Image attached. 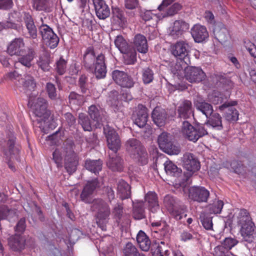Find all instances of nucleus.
I'll use <instances>...</instances> for the list:
<instances>
[{
    "label": "nucleus",
    "instance_id": "864d4df0",
    "mask_svg": "<svg viewBox=\"0 0 256 256\" xmlns=\"http://www.w3.org/2000/svg\"><path fill=\"white\" fill-rule=\"evenodd\" d=\"M62 124L66 126V128H74L76 123L75 116L70 112H66L63 115Z\"/></svg>",
    "mask_w": 256,
    "mask_h": 256
},
{
    "label": "nucleus",
    "instance_id": "338daca9",
    "mask_svg": "<svg viewBox=\"0 0 256 256\" xmlns=\"http://www.w3.org/2000/svg\"><path fill=\"white\" fill-rule=\"evenodd\" d=\"M238 242V241L232 238H226L224 242L222 243V245L224 246L228 252L235 246Z\"/></svg>",
    "mask_w": 256,
    "mask_h": 256
},
{
    "label": "nucleus",
    "instance_id": "c03bdc74",
    "mask_svg": "<svg viewBox=\"0 0 256 256\" xmlns=\"http://www.w3.org/2000/svg\"><path fill=\"white\" fill-rule=\"evenodd\" d=\"M50 56L47 54H43L39 57L36 64L39 68L44 72H49L51 68L50 65Z\"/></svg>",
    "mask_w": 256,
    "mask_h": 256
},
{
    "label": "nucleus",
    "instance_id": "8fccbe9b",
    "mask_svg": "<svg viewBox=\"0 0 256 256\" xmlns=\"http://www.w3.org/2000/svg\"><path fill=\"white\" fill-rule=\"evenodd\" d=\"M7 141V148L10 154H17L18 152V148L16 146V138L14 134L10 132L8 134Z\"/></svg>",
    "mask_w": 256,
    "mask_h": 256
},
{
    "label": "nucleus",
    "instance_id": "2eb2a0df",
    "mask_svg": "<svg viewBox=\"0 0 256 256\" xmlns=\"http://www.w3.org/2000/svg\"><path fill=\"white\" fill-rule=\"evenodd\" d=\"M185 78L190 82H199L205 78L206 74L200 68L191 66L186 68Z\"/></svg>",
    "mask_w": 256,
    "mask_h": 256
},
{
    "label": "nucleus",
    "instance_id": "c9c22d12",
    "mask_svg": "<svg viewBox=\"0 0 256 256\" xmlns=\"http://www.w3.org/2000/svg\"><path fill=\"white\" fill-rule=\"evenodd\" d=\"M17 216L16 210L4 205L0 206V220H8L10 221Z\"/></svg>",
    "mask_w": 256,
    "mask_h": 256
},
{
    "label": "nucleus",
    "instance_id": "5fc2aeb1",
    "mask_svg": "<svg viewBox=\"0 0 256 256\" xmlns=\"http://www.w3.org/2000/svg\"><path fill=\"white\" fill-rule=\"evenodd\" d=\"M75 145L74 140L71 139H67L64 143V150L66 153L65 156H73L76 154L74 152Z\"/></svg>",
    "mask_w": 256,
    "mask_h": 256
},
{
    "label": "nucleus",
    "instance_id": "3c124183",
    "mask_svg": "<svg viewBox=\"0 0 256 256\" xmlns=\"http://www.w3.org/2000/svg\"><path fill=\"white\" fill-rule=\"evenodd\" d=\"M78 123L82 126L84 130L89 132L92 130L90 120L86 114L84 113L79 114Z\"/></svg>",
    "mask_w": 256,
    "mask_h": 256
},
{
    "label": "nucleus",
    "instance_id": "6ab92c4d",
    "mask_svg": "<svg viewBox=\"0 0 256 256\" xmlns=\"http://www.w3.org/2000/svg\"><path fill=\"white\" fill-rule=\"evenodd\" d=\"M110 158L106 162L108 168L114 172H121L124 168V160L117 153H109Z\"/></svg>",
    "mask_w": 256,
    "mask_h": 256
},
{
    "label": "nucleus",
    "instance_id": "1a4fd4ad",
    "mask_svg": "<svg viewBox=\"0 0 256 256\" xmlns=\"http://www.w3.org/2000/svg\"><path fill=\"white\" fill-rule=\"evenodd\" d=\"M104 133L106 138L108 148L112 152H118L121 146V141L118 134L108 125L104 126Z\"/></svg>",
    "mask_w": 256,
    "mask_h": 256
},
{
    "label": "nucleus",
    "instance_id": "39448f33",
    "mask_svg": "<svg viewBox=\"0 0 256 256\" xmlns=\"http://www.w3.org/2000/svg\"><path fill=\"white\" fill-rule=\"evenodd\" d=\"M238 224L241 226V234L246 242L252 241L254 224L252 222L248 212L245 209L241 210L238 216Z\"/></svg>",
    "mask_w": 256,
    "mask_h": 256
},
{
    "label": "nucleus",
    "instance_id": "a211bd4d",
    "mask_svg": "<svg viewBox=\"0 0 256 256\" xmlns=\"http://www.w3.org/2000/svg\"><path fill=\"white\" fill-rule=\"evenodd\" d=\"M188 29V23L182 20H178L174 22L173 26L169 28L168 32L169 36L174 38H176Z\"/></svg>",
    "mask_w": 256,
    "mask_h": 256
},
{
    "label": "nucleus",
    "instance_id": "4c0bfd02",
    "mask_svg": "<svg viewBox=\"0 0 256 256\" xmlns=\"http://www.w3.org/2000/svg\"><path fill=\"white\" fill-rule=\"evenodd\" d=\"M36 52L34 50L30 48L26 54L21 56L18 58V62L24 66L30 68L32 66V62L35 57Z\"/></svg>",
    "mask_w": 256,
    "mask_h": 256
},
{
    "label": "nucleus",
    "instance_id": "f704fd0d",
    "mask_svg": "<svg viewBox=\"0 0 256 256\" xmlns=\"http://www.w3.org/2000/svg\"><path fill=\"white\" fill-rule=\"evenodd\" d=\"M117 188L122 200H123L130 198V186L124 180H121L118 182Z\"/></svg>",
    "mask_w": 256,
    "mask_h": 256
},
{
    "label": "nucleus",
    "instance_id": "58836bf2",
    "mask_svg": "<svg viewBox=\"0 0 256 256\" xmlns=\"http://www.w3.org/2000/svg\"><path fill=\"white\" fill-rule=\"evenodd\" d=\"M102 162L100 160H87L85 162V168L86 170L96 174L102 170Z\"/></svg>",
    "mask_w": 256,
    "mask_h": 256
},
{
    "label": "nucleus",
    "instance_id": "e2e57ef3",
    "mask_svg": "<svg viewBox=\"0 0 256 256\" xmlns=\"http://www.w3.org/2000/svg\"><path fill=\"white\" fill-rule=\"evenodd\" d=\"M54 36L50 34V36H48V40L44 39V40L46 44L50 48H54L56 47L59 42V38L57 35L54 33Z\"/></svg>",
    "mask_w": 256,
    "mask_h": 256
},
{
    "label": "nucleus",
    "instance_id": "0eeeda50",
    "mask_svg": "<svg viewBox=\"0 0 256 256\" xmlns=\"http://www.w3.org/2000/svg\"><path fill=\"white\" fill-rule=\"evenodd\" d=\"M158 142L160 150L168 154L176 155L180 152V147L174 144L172 136L166 132H163L159 135Z\"/></svg>",
    "mask_w": 256,
    "mask_h": 256
},
{
    "label": "nucleus",
    "instance_id": "37998d69",
    "mask_svg": "<svg viewBox=\"0 0 256 256\" xmlns=\"http://www.w3.org/2000/svg\"><path fill=\"white\" fill-rule=\"evenodd\" d=\"M124 256H146L144 254L140 252L132 242L126 244L123 249Z\"/></svg>",
    "mask_w": 256,
    "mask_h": 256
},
{
    "label": "nucleus",
    "instance_id": "423d86ee",
    "mask_svg": "<svg viewBox=\"0 0 256 256\" xmlns=\"http://www.w3.org/2000/svg\"><path fill=\"white\" fill-rule=\"evenodd\" d=\"M164 204L170 214L176 220H181L187 216L185 214L186 207L174 197L167 195L164 200Z\"/></svg>",
    "mask_w": 256,
    "mask_h": 256
},
{
    "label": "nucleus",
    "instance_id": "49530a36",
    "mask_svg": "<svg viewBox=\"0 0 256 256\" xmlns=\"http://www.w3.org/2000/svg\"><path fill=\"white\" fill-rule=\"evenodd\" d=\"M68 98V102L70 104L80 106L84 102V96L80 94L75 92H71Z\"/></svg>",
    "mask_w": 256,
    "mask_h": 256
},
{
    "label": "nucleus",
    "instance_id": "f257e3e1",
    "mask_svg": "<svg viewBox=\"0 0 256 256\" xmlns=\"http://www.w3.org/2000/svg\"><path fill=\"white\" fill-rule=\"evenodd\" d=\"M104 62V54H101L96 56L93 47L90 46L86 49L84 56V66L90 70H94L97 78H102L106 76V70Z\"/></svg>",
    "mask_w": 256,
    "mask_h": 256
},
{
    "label": "nucleus",
    "instance_id": "72a5a7b5",
    "mask_svg": "<svg viewBox=\"0 0 256 256\" xmlns=\"http://www.w3.org/2000/svg\"><path fill=\"white\" fill-rule=\"evenodd\" d=\"M144 199L152 212H154L159 209L158 196L156 192H149L145 195Z\"/></svg>",
    "mask_w": 256,
    "mask_h": 256
},
{
    "label": "nucleus",
    "instance_id": "ea45409f",
    "mask_svg": "<svg viewBox=\"0 0 256 256\" xmlns=\"http://www.w3.org/2000/svg\"><path fill=\"white\" fill-rule=\"evenodd\" d=\"M20 82L22 86L24 92L26 94L28 91L34 90L36 86L34 78L30 75L24 76V78H21Z\"/></svg>",
    "mask_w": 256,
    "mask_h": 256
},
{
    "label": "nucleus",
    "instance_id": "5701e85b",
    "mask_svg": "<svg viewBox=\"0 0 256 256\" xmlns=\"http://www.w3.org/2000/svg\"><path fill=\"white\" fill-rule=\"evenodd\" d=\"M24 19L28 32L26 34V37L36 39L37 38V29L33 21L31 15L28 12H24Z\"/></svg>",
    "mask_w": 256,
    "mask_h": 256
},
{
    "label": "nucleus",
    "instance_id": "e433bc0d",
    "mask_svg": "<svg viewBox=\"0 0 256 256\" xmlns=\"http://www.w3.org/2000/svg\"><path fill=\"white\" fill-rule=\"evenodd\" d=\"M164 170L166 174L171 176L178 177L182 174V170L170 160H166L164 164Z\"/></svg>",
    "mask_w": 256,
    "mask_h": 256
},
{
    "label": "nucleus",
    "instance_id": "2f4dec72",
    "mask_svg": "<svg viewBox=\"0 0 256 256\" xmlns=\"http://www.w3.org/2000/svg\"><path fill=\"white\" fill-rule=\"evenodd\" d=\"M132 202V216L135 220H140L145 218L144 202L142 200Z\"/></svg>",
    "mask_w": 256,
    "mask_h": 256
},
{
    "label": "nucleus",
    "instance_id": "a19ab883",
    "mask_svg": "<svg viewBox=\"0 0 256 256\" xmlns=\"http://www.w3.org/2000/svg\"><path fill=\"white\" fill-rule=\"evenodd\" d=\"M214 38L221 44L226 42L228 38V32L224 27H216L214 30Z\"/></svg>",
    "mask_w": 256,
    "mask_h": 256
},
{
    "label": "nucleus",
    "instance_id": "393cba45",
    "mask_svg": "<svg viewBox=\"0 0 256 256\" xmlns=\"http://www.w3.org/2000/svg\"><path fill=\"white\" fill-rule=\"evenodd\" d=\"M32 6L37 11L49 12L52 10L54 6V0H32Z\"/></svg>",
    "mask_w": 256,
    "mask_h": 256
},
{
    "label": "nucleus",
    "instance_id": "bb28decb",
    "mask_svg": "<svg viewBox=\"0 0 256 256\" xmlns=\"http://www.w3.org/2000/svg\"><path fill=\"white\" fill-rule=\"evenodd\" d=\"M134 48L140 52L146 54L148 50V44L146 38L141 34H136L134 38Z\"/></svg>",
    "mask_w": 256,
    "mask_h": 256
},
{
    "label": "nucleus",
    "instance_id": "473e14b6",
    "mask_svg": "<svg viewBox=\"0 0 256 256\" xmlns=\"http://www.w3.org/2000/svg\"><path fill=\"white\" fill-rule=\"evenodd\" d=\"M8 244L14 251L20 250L24 247V240L20 234H15L8 238Z\"/></svg>",
    "mask_w": 256,
    "mask_h": 256
},
{
    "label": "nucleus",
    "instance_id": "4468645a",
    "mask_svg": "<svg viewBox=\"0 0 256 256\" xmlns=\"http://www.w3.org/2000/svg\"><path fill=\"white\" fill-rule=\"evenodd\" d=\"M237 104L236 101L231 102H224V104L219 106L221 110H226L224 117L226 120L230 122H236L238 118V111L233 106Z\"/></svg>",
    "mask_w": 256,
    "mask_h": 256
},
{
    "label": "nucleus",
    "instance_id": "dca6fc26",
    "mask_svg": "<svg viewBox=\"0 0 256 256\" xmlns=\"http://www.w3.org/2000/svg\"><path fill=\"white\" fill-rule=\"evenodd\" d=\"M178 116L187 119L193 115L194 108L191 101L184 100L180 102L176 108Z\"/></svg>",
    "mask_w": 256,
    "mask_h": 256
},
{
    "label": "nucleus",
    "instance_id": "20e7f679",
    "mask_svg": "<svg viewBox=\"0 0 256 256\" xmlns=\"http://www.w3.org/2000/svg\"><path fill=\"white\" fill-rule=\"evenodd\" d=\"M116 46L124 54V63L133 64L136 60V52L133 46L128 44L122 35H118L114 40Z\"/></svg>",
    "mask_w": 256,
    "mask_h": 256
},
{
    "label": "nucleus",
    "instance_id": "09e8293b",
    "mask_svg": "<svg viewBox=\"0 0 256 256\" xmlns=\"http://www.w3.org/2000/svg\"><path fill=\"white\" fill-rule=\"evenodd\" d=\"M208 122L214 128H216L218 130H222L223 128L222 125V117L218 113L212 114Z\"/></svg>",
    "mask_w": 256,
    "mask_h": 256
},
{
    "label": "nucleus",
    "instance_id": "de8ad7c7",
    "mask_svg": "<svg viewBox=\"0 0 256 256\" xmlns=\"http://www.w3.org/2000/svg\"><path fill=\"white\" fill-rule=\"evenodd\" d=\"M123 206L120 204H116L112 210V215L116 223L119 224L124 215Z\"/></svg>",
    "mask_w": 256,
    "mask_h": 256
},
{
    "label": "nucleus",
    "instance_id": "0e129e2a",
    "mask_svg": "<svg viewBox=\"0 0 256 256\" xmlns=\"http://www.w3.org/2000/svg\"><path fill=\"white\" fill-rule=\"evenodd\" d=\"M46 88L49 98L52 100H56L58 98V95L55 86L51 82H48Z\"/></svg>",
    "mask_w": 256,
    "mask_h": 256
},
{
    "label": "nucleus",
    "instance_id": "7c9ffc66",
    "mask_svg": "<svg viewBox=\"0 0 256 256\" xmlns=\"http://www.w3.org/2000/svg\"><path fill=\"white\" fill-rule=\"evenodd\" d=\"M194 104L196 109L202 112L206 118L210 116L213 112L214 110L211 104L202 99L196 100Z\"/></svg>",
    "mask_w": 256,
    "mask_h": 256
},
{
    "label": "nucleus",
    "instance_id": "f8f14e48",
    "mask_svg": "<svg viewBox=\"0 0 256 256\" xmlns=\"http://www.w3.org/2000/svg\"><path fill=\"white\" fill-rule=\"evenodd\" d=\"M48 103L46 99L42 98H37L32 104V108L34 114L45 121L50 115V112L47 110Z\"/></svg>",
    "mask_w": 256,
    "mask_h": 256
},
{
    "label": "nucleus",
    "instance_id": "412c9836",
    "mask_svg": "<svg viewBox=\"0 0 256 256\" xmlns=\"http://www.w3.org/2000/svg\"><path fill=\"white\" fill-rule=\"evenodd\" d=\"M136 241L140 248L144 252H148L151 248V250H154V246L156 247L157 244L154 243L151 244V242L149 238L142 230H140L136 236Z\"/></svg>",
    "mask_w": 256,
    "mask_h": 256
},
{
    "label": "nucleus",
    "instance_id": "6e6d98bb",
    "mask_svg": "<svg viewBox=\"0 0 256 256\" xmlns=\"http://www.w3.org/2000/svg\"><path fill=\"white\" fill-rule=\"evenodd\" d=\"M200 222L204 228L206 230H212L213 224L212 218L206 214H202L200 216Z\"/></svg>",
    "mask_w": 256,
    "mask_h": 256
},
{
    "label": "nucleus",
    "instance_id": "7ed1b4c3",
    "mask_svg": "<svg viewBox=\"0 0 256 256\" xmlns=\"http://www.w3.org/2000/svg\"><path fill=\"white\" fill-rule=\"evenodd\" d=\"M181 132L186 138L194 142L208 134L203 125L193 126L187 120L182 122Z\"/></svg>",
    "mask_w": 256,
    "mask_h": 256
},
{
    "label": "nucleus",
    "instance_id": "79ce46f5",
    "mask_svg": "<svg viewBox=\"0 0 256 256\" xmlns=\"http://www.w3.org/2000/svg\"><path fill=\"white\" fill-rule=\"evenodd\" d=\"M88 113L94 121L98 123L102 122V111L99 106L92 105L88 108Z\"/></svg>",
    "mask_w": 256,
    "mask_h": 256
},
{
    "label": "nucleus",
    "instance_id": "aec40b11",
    "mask_svg": "<svg viewBox=\"0 0 256 256\" xmlns=\"http://www.w3.org/2000/svg\"><path fill=\"white\" fill-rule=\"evenodd\" d=\"M93 3L98 18L101 20H104L110 16V9L104 0H93Z\"/></svg>",
    "mask_w": 256,
    "mask_h": 256
},
{
    "label": "nucleus",
    "instance_id": "f3484780",
    "mask_svg": "<svg viewBox=\"0 0 256 256\" xmlns=\"http://www.w3.org/2000/svg\"><path fill=\"white\" fill-rule=\"evenodd\" d=\"M147 108L142 104L138 106V109L132 116L134 123L140 128L144 127L148 122V114Z\"/></svg>",
    "mask_w": 256,
    "mask_h": 256
},
{
    "label": "nucleus",
    "instance_id": "cd10ccee",
    "mask_svg": "<svg viewBox=\"0 0 256 256\" xmlns=\"http://www.w3.org/2000/svg\"><path fill=\"white\" fill-rule=\"evenodd\" d=\"M130 157L140 166L146 165L148 162V154L144 146L134 153Z\"/></svg>",
    "mask_w": 256,
    "mask_h": 256
},
{
    "label": "nucleus",
    "instance_id": "774afa93",
    "mask_svg": "<svg viewBox=\"0 0 256 256\" xmlns=\"http://www.w3.org/2000/svg\"><path fill=\"white\" fill-rule=\"evenodd\" d=\"M230 252H228L222 246L219 245L214 248V256H229Z\"/></svg>",
    "mask_w": 256,
    "mask_h": 256
},
{
    "label": "nucleus",
    "instance_id": "b1692460",
    "mask_svg": "<svg viewBox=\"0 0 256 256\" xmlns=\"http://www.w3.org/2000/svg\"><path fill=\"white\" fill-rule=\"evenodd\" d=\"M24 43L22 38H15L8 48V52L11 55L21 56L24 52Z\"/></svg>",
    "mask_w": 256,
    "mask_h": 256
},
{
    "label": "nucleus",
    "instance_id": "4d7b16f0",
    "mask_svg": "<svg viewBox=\"0 0 256 256\" xmlns=\"http://www.w3.org/2000/svg\"><path fill=\"white\" fill-rule=\"evenodd\" d=\"M209 99L211 102L214 104H218L224 102L226 98L224 95L218 92H214L211 95L209 96Z\"/></svg>",
    "mask_w": 256,
    "mask_h": 256
},
{
    "label": "nucleus",
    "instance_id": "13d9d810",
    "mask_svg": "<svg viewBox=\"0 0 256 256\" xmlns=\"http://www.w3.org/2000/svg\"><path fill=\"white\" fill-rule=\"evenodd\" d=\"M66 61L62 57L56 62L55 70L59 75H62L66 72Z\"/></svg>",
    "mask_w": 256,
    "mask_h": 256
},
{
    "label": "nucleus",
    "instance_id": "a878e982",
    "mask_svg": "<svg viewBox=\"0 0 256 256\" xmlns=\"http://www.w3.org/2000/svg\"><path fill=\"white\" fill-rule=\"evenodd\" d=\"M152 117L154 123L160 127L164 126L166 123L167 114L164 109L156 106L152 112Z\"/></svg>",
    "mask_w": 256,
    "mask_h": 256
},
{
    "label": "nucleus",
    "instance_id": "603ef678",
    "mask_svg": "<svg viewBox=\"0 0 256 256\" xmlns=\"http://www.w3.org/2000/svg\"><path fill=\"white\" fill-rule=\"evenodd\" d=\"M112 14V20L116 24L119 25L124 24L125 18L124 15V12L119 8H113Z\"/></svg>",
    "mask_w": 256,
    "mask_h": 256
},
{
    "label": "nucleus",
    "instance_id": "c756f323",
    "mask_svg": "<svg viewBox=\"0 0 256 256\" xmlns=\"http://www.w3.org/2000/svg\"><path fill=\"white\" fill-rule=\"evenodd\" d=\"M72 156L64 158V168L69 174H72L76 171L78 164V158L77 154Z\"/></svg>",
    "mask_w": 256,
    "mask_h": 256
},
{
    "label": "nucleus",
    "instance_id": "c85d7f7f",
    "mask_svg": "<svg viewBox=\"0 0 256 256\" xmlns=\"http://www.w3.org/2000/svg\"><path fill=\"white\" fill-rule=\"evenodd\" d=\"M143 146L140 142L135 138L128 139L124 144L126 151L130 156Z\"/></svg>",
    "mask_w": 256,
    "mask_h": 256
},
{
    "label": "nucleus",
    "instance_id": "ddd939ff",
    "mask_svg": "<svg viewBox=\"0 0 256 256\" xmlns=\"http://www.w3.org/2000/svg\"><path fill=\"white\" fill-rule=\"evenodd\" d=\"M184 167L190 172L194 173L200 168V162L196 156L190 152H185L182 158Z\"/></svg>",
    "mask_w": 256,
    "mask_h": 256
},
{
    "label": "nucleus",
    "instance_id": "9b49d317",
    "mask_svg": "<svg viewBox=\"0 0 256 256\" xmlns=\"http://www.w3.org/2000/svg\"><path fill=\"white\" fill-rule=\"evenodd\" d=\"M188 192L190 198L200 203L206 202L210 197V192L203 186H192L188 189Z\"/></svg>",
    "mask_w": 256,
    "mask_h": 256
},
{
    "label": "nucleus",
    "instance_id": "680f3d73",
    "mask_svg": "<svg viewBox=\"0 0 256 256\" xmlns=\"http://www.w3.org/2000/svg\"><path fill=\"white\" fill-rule=\"evenodd\" d=\"M142 80L144 84L151 82L154 79V72L149 68H146L142 70Z\"/></svg>",
    "mask_w": 256,
    "mask_h": 256
},
{
    "label": "nucleus",
    "instance_id": "69168bd1",
    "mask_svg": "<svg viewBox=\"0 0 256 256\" xmlns=\"http://www.w3.org/2000/svg\"><path fill=\"white\" fill-rule=\"evenodd\" d=\"M112 78L114 81L118 85H124L123 80L124 76H126V72L119 70H114L112 73Z\"/></svg>",
    "mask_w": 256,
    "mask_h": 256
},
{
    "label": "nucleus",
    "instance_id": "a18cd8bd",
    "mask_svg": "<svg viewBox=\"0 0 256 256\" xmlns=\"http://www.w3.org/2000/svg\"><path fill=\"white\" fill-rule=\"evenodd\" d=\"M182 6L178 2L174 3L169 7L165 8L164 12H160V16L164 18L168 16H172L176 14L179 10H181Z\"/></svg>",
    "mask_w": 256,
    "mask_h": 256
},
{
    "label": "nucleus",
    "instance_id": "6e6552de",
    "mask_svg": "<svg viewBox=\"0 0 256 256\" xmlns=\"http://www.w3.org/2000/svg\"><path fill=\"white\" fill-rule=\"evenodd\" d=\"M190 46L186 40H180L171 46L172 54L178 59H184L186 64H190L189 56Z\"/></svg>",
    "mask_w": 256,
    "mask_h": 256
},
{
    "label": "nucleus",
    "instance_id": "bf43d9fd",
    "mask_svg": "<svg viewBox=\"0 0 256 256\" xmlns=\"http://www.w3.org/2000/svg\"><path fill=\"white\" fill-rule=\"evenodd\" d=\"M39 30L43 40L47 39L48 36H54V32L46 24H42L39 27Z\"/></svg>",
    "mask_w": 256,
    "mask_h": 256
},
{
    "label": "nucleus",
    "instance_id": "4be33fe9",
    "mask_svg": "<svg viewBox=\"0 0 256 256\" xmlns=\"http://www.w3.org/2000/svg\"><path fill=\"white\" fill-rule=\"evenodd\" d=\"M191 34L194 41L201 42L208 36L206 28L200 24H195L191 30Z\"/></svg>",
    "mask_w": 256,
    "mask_h": 256
},
{
    "label": "nucleus",
    "instance_id": "9d476101",
    "mask_svg": "<svg viewBox=\"0 0 256 256\" xmlns=\"http://www.w3.org/2000/svg\"><path fill=\"white\" fill-rule=\"evenodd\" d=\"M99 186L100 182L98 178L88 181L80 194L81 200L86 204H93L92 194L96 188Z\"/></svg>",
    "mask_w": 256,
    "mask_h": 256
},
{
    "label": "nucleus",
    "instance_id": "f03ea898",
    "mask_svg": "<svg viewBox=\"0 0 256 256\" xmlns=\"http://www.w3.org/2000/svg\"><path fill=\"white\" fill-rule=\"evenodd\" d=\"M92 208V210L96 212V220L97 225L102 230H106L110 214L108 204L103 200L96 198L94 200Z\"/></svg>",
    "mask_w": 256,
    "mask_h": 256
},
{
    "label": "nucleus",
    "instance_id": "052dcab7",
    "mask_svg": "<svg viewBox=\"0 0 256 256\" xmlns=\"http://www.w3.org/2000/svg\"><path fill=\"white\" fill-rule=\"evenodd\" d=\"M224 206V202L220 200L214 201L212 204L210 205L209 210L210 213L214 214L220 213Z\"/></svg>",
    "mask_w": 256,
    "mask_h": 256
}]
</instances>
